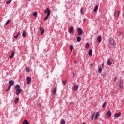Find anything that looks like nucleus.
<instances>
[{"label": "nucleus", "instance_id": "45", "mask_svg": "<svg viewBox=\"0 0 124 124\" xmlns=\"http://www.w3.org/2000/svg\"><path fill=\"white\" fill-rule=\"evenodd\" d=\"M104 64H102V67H103Z\"/></svg>", "mask_w": 124, "mask_h": 124}, {"label": "nucleus", "instance_id": "38", "mask_svg": "<svg viewBox=\"0 0 124 124\" xmlns=\"http://www.w3.org/2000/svg\"><path fill=\"white\" fill-rule=\"evenodd\" d=\"M80 13H81V14H83V8H81V9H80Z\"/></svg>", "mask_w": 124, "mask_h": 124}, {"label": "nucleus", "instance_id": "26", "mask_svg": "<svg viewBox=\"0 0 124 124\" xmlns=\"http://www.w3.org/2000/svg\"><path fill=\"white\" fill-rule=\"evenodd\" d=\"M19 34H20V31H19L17 33V34L14 36V38H18L19 36Z\"/></svg>", "mask_w": 124, "mask_h": 124}, {"label": "nucleus", "instance_id": "19", "mask_svg": "<svg viewBox=\"0 0 124 124\" xmlns=\"http://www.w3.org/2000/svg\"><path fill=\"white\" fill-rule=\"evenodd\" d=\"M77 41L78 42H80L81 41V38L79 36L77 37Z\"/></svg>", "mask_w": 124, "mask_h": 124}, {"label": "nucleus", "instance_id": "14", "mask_svg": "<svg viewBox=\"0 0 124 124\" xmlns=\"http://www.w3.org/2000/svg\"><path fill=\"white\" fill-rule=\"evenodd\" d=\"M89 55L90 56V57H92L93 56V49H91L90 51H89Z\"/></svg>", "mask_w": 124, "mask_h": 124}, {"label": "nucleus", "instance_id": "13", "mask_svg": "<svg viewBox=\"0 0 124 124\" xmlns=\"http://www.w3.org/2000/svg\"><path fill=\"white\" fill-rule=\"evenodd\" d=\"M98 42L99 43H100V42H101V36H98L97 39Z\"/></svg>", "mask_w": 124, "mask_h": 124}, {"label": "nucleus", "instance_id": "7", "mask_svg": "<svg viewBox=\"0 0 124 124\" xmlns=\"http://www.w3.org/2000/svg\"><path fill=\"white\" fill-rule=\"evenodd\" d=\"M56 93H57V88H53L52 90V94L54 95V94H56Z\"/></svg>", "mask_w": 124, "mask_h": 124}, {"label": "nucleus", "instance_id": "3", "mask_svg": "<svg viewBox=\"0 0 124 124\" xmlns=\"http://www.w3.org/2000/svg\"><path fill=\"white\" fill-rule=\"evenodd\" d=\"M45 13H47V16L44 19V20H46L49 18V16H50V15L51 14V11H50L49 9L47 8L45 11Z\"/></svg>", "mask_w": 124, "mask_h": 124}, {"label": "nucleus", "instance_id": "27", "mask_svg": "<svg viewBox=\"0 0 124 124\" xmlns=\"http://www.w3.org/2000/svg\"><path fill=\"white\" fill-rule=\"evenodd\" d=\"M33 16L34 17H36V16H37V12H35L34 13H33Z\"/></svg>", "mask_w": 124, "mask_h": 124}, {"label": "nucleus", "instance_id": "23", "mask_svg": "<svg viewBox=\"0 0 124 124\" xmlns=\"http://www.w3.org/2000/svg\"><path fill=\"white\" fill-rule=\"evenodd\" d=\"M101 72H102V68H101V67L100 66V67H99L98 73H101Z\"/></svg>", "mask_w": 124, "mask_h": 124}, {"label": "nucleus", "instance_id": "5", "mask_svg": "<svg viewBox=\"0 0 124 124\" xmlns=\"http://www.w3.org/2000/svg\"><path fill=\"white\" fill-rule=\"evenodd\" d=\"M68 32H69V33H74V27H73V26H71V27H70V28L68 30Z\"/></svg>", "mask_w": 124, "mask_h": 124}, {"label": "nucleus", "instance_id": "10", "mask_svg": "<svg viewBox=\"0 0 124 124\" xmlns=\"http://www.w3.org/2000/svg\"><path fill=\"white\" fill-rule=\"evenodd\" d=\"M114 16H116L117 17H119L120 16V12L118 11L117 12L114 13Z\"/></svg>", "mask_w": 124, "mask_h": 124}, {"label": "nucleus", "instance_id": "6", "mask_svg": "<svg viewBox=\"0 0 124 124\" xmlns=\"http://www.w3.org/2000/svg\"><path fill=\"white\" fill-rule=\"evenodd\" d=\"M26 80L27 81V84L28 85H29V84H30L31 83V77H27V78H26Z\"/></svg>", "mask_w": 124, "mask_h": 124}, {"label": "nucleus", "instance_id": "9", "mask_svg": "<svg viewBox=\"0 0 124 124\" xmlns=\"http://www.w3.org/2000/svg\"><path fill=\"white\" fill-rule=\"evenodd\" d=\"M40 31H41V35H42L44 33V29L42 27H40Z\"/></svg>", "mask_w": 124, "mask_h": 124}, {"label": "nucleus", "instance_id": "44", "mask_svg": "<svg viewBox=\"0 0 124 124\" xmlns=\"http://www.w3.org/2000/svg\"><path fill=\"white\" fill-rule=\"evenodd\" d=\"M70 105L73 104V103H70Z\"/></svg>", "mask_w": 124, "mask_h": 124}, {"label": "nucleus", "instance_id": "33", "mask_svg": "<svg viewBox=\"0 0 124 124\" xmlns=\"http://www.w3.org/2000/svg\"><path fill=\"white\" fill-rule=\"evenodd\" d=\"M12 0H9L6 2V4H9L11 2Z\"/></svg>", "mask_w": 124, "mask_h": 124}, {"label": "nucleus", "instance_id": "29", "mask_svg": "<svg viewBox=\"0 0 124 124\" xmlns=\"http://www.w3.org/2000/svg\"><path fill=\"white\" fill-rule=\"evenodd\" d=\"M11 22L10 20H8L6 22L5 25H8V24H10Z\"/></svg>", "mask_w": 124, "mask_h": 124}, {"label": "nucleus", "instance_id": "4", "mask_svg": "<svg viewBox=\"0 0 124 124\" xmlns=\"http://www.w3.org/2000/svg\"><path fill=\"white\" fill-rule=\"evenodd\" d=\"M78 35H82L83 34V30L81 29V28H78Z\"/></svg>", "mask_w": 124, "mask_h": 124}, {"label": "nucleus", "instance_id": "2", "mask_svg": "<svg viewBox=\"0 0 124 124\" xmlns=\"http://www.w3.org/2000/svg\"><path fill=\"white\" fill-rule=\"evenodd\" d=\"M109 43L111 47H112V48H114V47H116V42H115L114 39H113V38H109Z\"/></svg>", "mask_w": 124, "mask_h": 124}, {"label": "nucleus", "instance_id": "17", "mask_svg": "<svg viewBox=\"0 0 124 124\" xmlns=\"http://www.w3.org/2000/svg\"><path fill=\"white\" fill-rule=\"evenodd\" d=\"M78 89V85H75L73 87L74 91H76Z\"/></svg>", "mask_w": 124, "mask_h": 124}, {"label": "nucleus", "instance_id": "36", "mask_svg": "<svg viewBox=\"0 0 124 124\" xmlns=\"http://www.w3.org/2000/svg\"><path fill=\"white\" fill-rule=\"evenodd\" d=\"M62 84L63 85H65V84H66V80H63L62 81Z\"/></svg>", "mask_w": 124, "mask_h": 124}, {"label": "nucleus", "instance_id": "32", "mask_svg": "<svg viewBox=\"0 0 124 124\" xmlns=\"http://www.w3.org/2000/svg\"><path fill=\"white\" fill-rule=\"evenodd\" d=\"M106 105H107V103L105 102V103L103 104V106H102L103 108H104V107H105V106H106Z\"/></svg>", "mask_w": 124, "mask_h": 124}, {"label": "nucleus", "instance_id": "22", "mask_svg": "<svg viewBox=\"0 0 124 124\" xmlns=\"http://www.w3.org/2000/svg\"><path fill=\"white\" fill-rule=\"evenodd\" d=\"M89 47H90V44L89 43H87L86 46H85L86 49H88V48H89Z\"/></svg>", "mask_w": 124, "mask_h": 124}, {"label": "nucleus", "instance_id": "11", "mask_svg": "<svg viewBox=\"0 0 124 124\" xmlns=\"http://www.w3.org/2000/svg\"><path fill=\"white\" fill-rule=\"evenodd\" d=\"M121 112H119L118 113H116L114 115V118H118L121 116Z\"/></svg>", "mask_w": 124, "mask_h": 124}, {"label": "nucleus", "instance_id": "20", "mask_svg": "<svg viewBox=\"0 0 124 124\" xmlns=\"http://www.w3.org/2000/svg\"><path fill=\"white\" fill-rule=\"evenodd\" d=\"M22 124H29L28 120H24Z\"/></svg>", "mask_w": 124, "mask_h": 124}, {"label": "nucleus", "instance_id": "39", "mask_svg": "<svg viewBox=\"0 0 124 124\" xmlns=\"http://www.w3.org/2000/svg\"><path fill=\"white\" fill-rule=\"evenodd\" d=\"M8 89H9L10 90V89H11V85L9 86Z\"/></svg>", "mask_w": 124, "mask_h": 124}, {"label": "nucleus", "instance_id": "8", "mask_svg": "<svg viewBox=\"0 0 124 124\" xmlns=\"http://www.w3.org/2000/svg\"><path fill=\"white\" fill-rule=\"evenodd\" d=\"M106 115L107 118H110V117H111V111L110 110L108 111Z\"/></svg>", "mask_w": 124, "mask_h": 124}, {"label": "nucleus", "instance_id": "18", "mask_svg": "<svg viewBox=\"0 0 124 124\" xmlns=\"http://www.w3.org/2000/svg\"><path fill=\"white\" fill-rule=\"evenodd\" d=\"M98 9V6H96L93 10L94 12H96V11Z\"/></svg>", "mask_w": 124, "mask_h": 124}, {"label": "nucleus", "instance_id": "12", "mask_svg": "<svg viewBox=\"0 0 124 124\" xmlns=\"http://www.w3.org/2000/svg\"><path fill=\"white\" fill-rule=\"evenodd\" d=\"M9 84L10 85V86H14V81L13 80H10L9 81Z\"/></svg>", "mask_w": 124, "mask_h": 124}, {"label": "nucleus", "instance_id": "25", "mask_svg": "<svg viewBox=\"0 0 124 124\" xmlns=\"http://www.w3.org/2000/svg\"><path fill=\"white\" fill-rule=\"evenodd\" d=\"M18 101H19V98H16L15 101V104H16V103H18Z\"/></svg>", "mask_w": 124, "mask_h": 124}, {"label": "nucleus", "instance_id": "24", "mask_svg": "<svg viewBox=\"0 0 124 124\" xmlns=\"http://www.w3.org/2000/svg\"><path fill=\"white\" fill-rule=\"evenodd\" d=\"M98 116H99V113H98V112H97L95 115V119H97V118H98Z\"/></svg>", "mask_w": 124, "mask_h": 124}, {"label": "nucleus", "instance_id": "30", "mask_svg": "<svg viewBox=\"0 0 124 124\" xmlns=\"http://www.w3.org/2000/svg\"><path fill=\"white\" fill-rule=\"evenodd\" d=\"M70 49L71 50V52H72V50L73 49V46H72V45L70 46Z\"/></svg>", "mask_w": 124, "mask_h": 124}, {"label": "nucleus", "instance_id": "42", "mask_svg": "<svg viewBox=\"0 0 124 124\" xmlns=\"http://www.w3.org/2000/svg\"><path fill=\"white\" fill-rule=\"evenodd\" d=\"M121 34H123V33L120 32H119V35H121Z\"/></svg>", "mask_w": 124, "mask_h": 124}, {"label": "nucleus", "instance_id": "28", "mask_svg": "<svg viewBox=\"0 0 124 124\" xmlns=\"http://www.w3.org/2000/svg\"><path fill=\"white\" fill-rule=\"evenodd\" d=\"M26 72H30L31 71V70L30 69V68L27 67L26 69Z\"/></svg>", "mask_w": 124, "mask_h": 124}, {"label": "nucleus", "instance_id": "15", "mask_svg": "<svg viewBox=\"0 0 124 124\" xmlns=\"http://www.w3.org/2000/svg\"><path fill=\"white\" fill-rule=\"evenodd\" d=\"M14 55H15V52L14 51H12V53L11 55L10 56V59H13V57H14Z\"/></svg>", "mask_w": 124, "mask_h": 124}, {"label": "nucleus", "instance_id": "35", "mask_svg": "<svg viewBox=\"0 0 124 124\" xmlns=\"http://www.w3.org/2000/svg\"><path fill=\"white\" fill-rule=\"evenodd\" d=\"M94 115H95V112H94V114L92 115V120H93V118L94 117Z\"/></svg>", "mask_w": 124, "mask_h": 124}, {"label": "nucleus", "instance_id": "1", "mask_svg": "<svg viewBox=\"0 0 124 124\" xmlns=\"http://www.w3.org/2000/svg\"><path fill=\"white\" fill-rule=\"evenodd\" d=\"M15 89L16 90V94L19 95L22 93V89L20 88V85H16L15 86Z\"/></svg>", "mask_w": 124, "mask_h": 124}, {"label": "nucleus", "instance_id": "31", "mask_svg": "<svg viewBox=\"0 0 124 124\" xmlns=\"http://www.w3.org/2000/svg\"><path fill=\"white\" fill-rule=\"evenodd\" d=\"M119 87L121 88V86H122V80H120L119 81Z\"/></svg>", "mask_w": 124, "mask_h": 124}, {"label": "nucleus", "instance_id": "34", "mask_svg": "<svg viewBox=\"0 0 124 124\" xmlns=\"http://www.w3.org/2000/svg\"><path fill=\"white\" fill-rule=\"evenodd\" d=\"M61 124H65V121L64 120H62L61 121Z\"/></svg>", "mask_w": 124, "mask_h": 124}, {"label": "nucleus", "instance_id": "43", "mask_svg": "<svg viewBox=\"0 0 124 124\" xmlns=\"http://www.w3.org/2000/svg\"><path fill=\"white\" fill-rule=\"evenodd\" d=\"M74 63H76V61H74Z\"/></svg>", "mask_w": 124, "mask_h": 124}, {"label": "nucleus", "instance_id": "21", "mask_svg": "<svg viewBox=\"0 0 124 124\" xmlns=\"http://www.w3.org/2000/svg\"><path fill=\"white\" fill-rule=\"evenodd\" d=\"M26 31H23V33H22V36L23 37H25L26 36Z\"/></svg>", "mask_w": 124, "mask_h": 124}, {"label": "nucleus", "instance_id": "16", "mask_svg": "<svg viewBox=\"0 0 124 124\" xmlns=\"http://www.w3.org/2000/svg\"><path fill=\"white\" fill-rule=\"evenodd\" d=\"M107 64H108V65H111V64H112V62H110V59L108 60Z\"/></svg>", "mask_w": 124, "mask_h": 124}, {"label": "nucleus", "instance_id": "41", "mask_svg": "<svg viewBox=\"0 0 124 124\" xmlns=\"http://www.w3.org/2000/svg\"><path fill=\"white\" fill-rule=\"evenodd\" d=\"M10 89L9 88H8L6 90V92H8Z\"/></svg>", "mask_w": 124, "mask_h": 124}, {"label": "nucleus", "instance_id": "37", "mask_svg": "<svg viewBox=\"0 0 124 124\" xmlns=\"http://www.w3.org/2000/svg\"><path fill=\"white\" fill-rule=\"evenodd\" d=\"M102 76V77H106V74L104 73Z\"/></svg>", "mask_w": 124, "mask_h": 124}, {"label": "nucleus", "instance_id": "40", "mask_svg": "<svg viewBox=\"0 0 124 124\" xmlns=\"http://www.w3.org/2000/svg\"><path fill=\"white\" fill-rule=\"evenodd\" d=\"M38 105H39V107L40 108H41V104H39Z\"/></svg>", "mask_w": 124, "mask_h": 124}]
</instances>
